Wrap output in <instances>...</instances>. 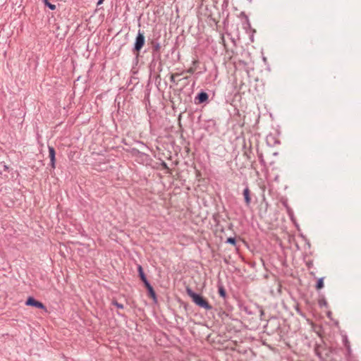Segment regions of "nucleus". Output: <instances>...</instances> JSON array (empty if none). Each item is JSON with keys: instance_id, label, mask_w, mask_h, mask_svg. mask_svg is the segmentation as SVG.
Segmentation results:
<instances>
[{"instance_id": "9d476101", "label": "nucleus", "mask_w": 361, "mask_h": 361, "mask_svg": "<svg viewBox=\"0 0 361 361\" xmlns=\"http://www.w3.org/2000/svg\"><path fill=\"white\" fill-rule=\"evenodd\" d=\"M43 2L51 10L53 11L56 9V5L51 4L48 0H43Z\"/></svg>"}, {"instance_id": "aec40b11", "label": "nucleus", "mask_w": 361, "mask_h": 361, "mask_svg": "<svg viewBox=\"0 0 361 361\" xmlns=\"http://www.w3.org/2000/svg\"><path fill=\"white\" fill-rule=\"evenodd\" d=\"M347 341H346V344H345V347L348 348V345H347Z\"/></svg>"}, {"instance_id": "4468645a", "label": "nucleus", "mask_w": 361, "mask_h": 361, "mask_svg": "<svg viewBox=\"0 0 361 361\" xmlns=\"http://www.w3.org/2000/svg\"><path fill=\"white\" fill-rule=\"evenodd\" d=\"M226 243H230V244H232V245H235L236 243V240H235V238H228L227 240H226Z\"/></svg>"}, {"instance_id": "a211bd4d", "label": "nucleus", "mask_w": 361, "mask_h": 361, "mask_svg": "<svg viewBox=\"0 0 361 361\" xmlns=\"http://www.w3.org/2000/svg\"><path fill=\"white\" fill-rule=\"evenodd\" d=\"M187 71H188V73H194V70L192 68H189Z\"/></svg>"}, {"instance_id": "2eb2a0df", "label": "nucleus", "mask_w": 361, "mask_h": 361, "mask_svg": "<svg viewBox=\"0 0 361 361\" xmlns=\"http://www.w3.org/2000/svg\"><path fill=\"white\" fill-rule=\"evenodd\" d=\"M143 283H145L147 290L152 287L147 279H146V281H143Z\"/></svg>"}, {"instance_id": "6ab92c4d", "label": "nucleus", "mask_w": 361, "mask_h": 361, "mask_svg": "<svg viewBox=\"0 0 361 361\" xmlns=\"http://www.w3.org/2000/svg\"><path fill=\"white\" fill-rule=\"evenodd\" d=\"M103 1L104 0H99L98 2H97V5H100L103 3Z\"/></svg>"}, {"instance_id": "f03ea898", "label": "nucleus", "mask_w": 361, "mask_h": 361, "mask_svg": "<svg viewBox=\"0 0 361 361\" xmlns=\"http://www.w3.org/2000/svg\"><path fill=\"white\" fill-rule=\"evenodd\" d=\"M144 44H145L144 35L140 31H138V33L135 38V44H134V50L137 52L140 51V49L142 48Z\"/></svg>"}, {"instance_id": "1a4fd4ad", "label": "nucleus", "mask_w": 361, "mask_h": 361, "mask_svg": "<svg viewBox=\"0 0 361 361\" xmlns=\"http://www.w3.org/2000/svg\"><path fill=\"white\" fill-rule=\"evenodd\" d=\"M218 292H219V294L221 297H222L223 298H225L226 296V290L224 288L223 286H219L218 287Z\"/></svg>"}, {"instance_id": "f3484780", "label": "nucleus", "mask_w": 361, "mask_h": 361, "mask_svg": "<svg viewBox=\"0 0 361 361\" xmlns=\"http://www.w3.org/2000/svg\"><path fill=\"white\" fill-rule=\"evenodd\" d=\"M176 75L172 74L170 77V80L172 82H175V77Z\"/></svg>"}, {"instance_id": "f8f14e48", "label": "nucleus", "mask_w": 361, "mask_h": 361, "mask_svg": "<svg viewBox=\"0 0 361 361\" xmlns=\"http://www.w3.org/2000/svg\"><path fill=\"white\" fill-rule=\"evenodd\" d=\"M147 290H148V293H149V295L152 298L156 299V293H155L153 288L152 287V288H149Z\"/></svg>"}, {"instance_id": "9b49d317", "label": "nucleus", "mask_w": 361, "mask_h": 361, "mask_svg": "<svg viewBox=\"0 0 361 361\" xmlns=\"http://www.w3.org/2000/svg\"><path fill=\"white\" fill-rule=\"evenodd\" d=\"M323 286H324L323 279L321 278L317 281L316 288H317V289H321L323 288Z\"/></svg>"}, {"instance_id": "7ed1b4c3", "label": "nucleus", "mask_w": 361, "mask_h": 361, "mask_svg": "<svg viewBox=\"0 0 361 361\" xmlns=\"http://www.w3.org/2000/svg\"><path fill=\"white\" fill-rule=\"evenodd\" d=\"M25 305L27 306H33V307H37L39 309L44 310L45 312L47 311V307L42 302L36 300L32 297H29L27 298V300L25 302Z\"/></svg>"}, {"instance_id": "20e7f679", "label": "nucleus", "mask_w": 361, "mask_h": 361, "mask_svg": "<svg viewBox=\"0 0 361 361\" xmlns=\"http://www.w3.org/2000/svg\"><path fill=\"white\" fill-rule=\"evenodd\" d=\"M49 157L50 158V165L52 169H55L56 167V152L53 147L49 146Z\"/></svg>"}, {"instance_id": "f257e3e1", "label": "nucleus", "mask_w": 361, "mask_h": 361, "mask_svg": "<svg viewBox=\"0 0 361 361\" xmlns=\"http://www.w3.org/2000/svg\"><path fill=\"white\" fill-rule=\"evenodd\" d=\"M186 293L191 298L192 302L198 307L203 308L206 310H211L212 309L208 301L203 298L201 295L195 293L191 288L187 287Z\"/></svg>"}, {"instance_id": "dca6fc26", "label": "nucleus", "mask_w": 361, "mask_h": 361, "mask_svg": "<svg viewBox=\"0 0 361 361\" xmlns=\"http://www.w3.org/2000/svg\"><path fill=\"white\" fill-rule=\"evenodd\" d=\"M143 283H145L147 290L152 287L147 279H146V281H143Z\"/></svg>"}, {"instance_id": "39448f33", "label": "nucleus", "mask_w": 361, "mask_h": 361, "mask_svg": "<svg viewBox=\"0 0 361 361\" xmlns=\"http://www.w3.org/2000/svg\"><path fill=\"white\" fill-rule=\"evenodd\" d=\"M209 98L208 94L204 92H201L195 97V103L202 104L207 102Z\"/></svg>"}, {"instance_id": "6e6552de", "label": "nucleus", "mask_w": 361, "mask_h": 361, "mask_svg": "<svg viewBox=\"0 0 361 361\" xmlns=\"http://www.w3.org/2000/svg\"><path fill=\"white\" fill-rule=\"evenodd\" d=\"M152 49H153V51L154 52H159V50L161 49V46H160V44L158 42L152 41Z\"/></svg>"}, {"instance_id": "423d86ee", "label": "nucleus", "mask_w": 361, "mask_h": 361, "mask_svg": "<svg viewBox=\"0 0 361 361\" xmlns=\"http://www.w3.org/2000/svg\"><path fill=\"white\" fill-rule=\"evenodd\" d=\"M243 196L247 205H250L251 202V198L250 197V190L248 187H246L243 190Z\"/></svg>"}, {"instance_id": "ddd939ff", "label": "nucleus", "mask_w": 361, "mask_h": 361, "mask_svg": "<svg viewBox=\"0 0 361 361\" xmlns=\"http://www.w3.org/2000/svg\"><path fill=\"white\" fill-rule=\"evenodd\" d=\"M112 304L118 309H123L124 306L123 304L118 302L117 301H113Z\"/></svg>"}, {"instance_id": "0eeeda50", "label": "nucleus", "mask_w": 361, "mask_h": 361, "mask_svg": "<svg viewBox=\"0 0 361 361\" xmlns=\"http://www.w3.org/2000/svg\"><path fill=\"white\" fill-rule=\"evenodd\" d=\"M137 271H138V273H139V276L141 279V280L143 281H146L147 278H146V276L143 271V269H142V267L141 265H138L137 267Z\"/></svg>"}]
</instances>
